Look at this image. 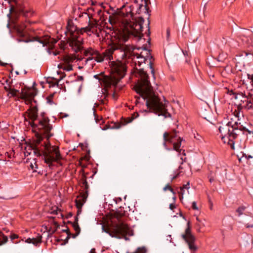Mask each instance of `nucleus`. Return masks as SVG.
<instances>
[{
    "mask_svg": "<svg viewBox=\"0 0 253 253\" xmlns=\"http://www.w3.org/2000/svg\"><path fill=\"white\" fill-rule=\"evenodd\" d=\"M119 51L121 52V57L124 58H130L135 63L136 69L138 71L140 79L138 83L134 85L133 89L139 96H135V103L139 102L138 100L141 97L146 100V104L148 107H153L159 108L160 106L158 98L152 92V86L149 80L147 72L144 71L143 67L141 66L143 64H147L153 77H155V70L153 67L154 59L151 55L150 50L146 47V45H143L142 47H135L129 44H123L124 42H119Z\"/></svg>",
    "mask_w": 253,
    "mask_h": 253,
    "instance_id": "obj_1",
    "label": "nucleus"
},
{
    "mask_svg": "<svg viewBox=\"0 0 253 253\" xmlns=\"http://www.w3.org/2000/svg\"><path fill=\"white\" fill-rule=\"evenodd\" d=\"M26 125L30 126L36 132L35 138L32 141L31 147L34 153L42 156L44 163L49 167L53 162H58L62 159L59 147L51 146L50 143L42 142L43 137L48 141L53 134L51 132L52 126L49 123V119L44 112L38 114L37 105L30 108L22 115Z\"/></svg>",
    "mask_w": 253,
    "mask_h": 253,
    "instance_id": "obj_2",
    "label": "nucleus"
},
{
    "mask_svg": "<svg viewBox=\"0 0 253 253\" xmlns=\"http://www.w3.org/2000/svg\"><path fill=\"white\" fill-rule=\"evenodd\" d=\"M131 7L124 5L117 15L109 19L110 24L117 29L113 36L119 42H126L131 38L138 42L145 41L142 34L144 20L142 17L134 18Z\"/></svg>",
    "mask_w": 253,
    "mask_h": 253,
    "instance_id": "obj_3",
    "label": "nucleus"
},
{
    "mask_svg": "<svg viewBox=\"0 0 253 253\" xmlns=\"http://www.w3.org/2000/svg\"><path fill=\"white\" fill-rule=\"evenodd\" d=\"M127 219V218L124 214L117 212L111 220L110 227L102 226V230L112 237L120 239L124 238L127 240L128 238L126 236H132L133 233L126 223Z\"/></svg>",
    "mask_w": 253,
    "mask_h": 253,
    "instance_id": "obj_4",
    "label": "nucleus"
},
{
    "mask_svg": "<svg viewBox=\"0 0 253 253\" xmlns=\"http://www.w3.org/2000/svg\"><path fill=\"white\" fill-rule=\"evenodd\" d=\"M116 40V43H113L103 52H100L98 50L92 47H88L83 50L84 55L87 57L84 58L82 64L86 65L88 63L91 62L90 65L93 67L96 61L97 63H101L104 60H111L113 59V54L114 52L119 51V42Z\"/></svg>",
    "mask_w": 253,
    "mask_h": 253,
    "instance_id": "obj_5",
    "label": "nucleus"
},
{
    "mask_svg": "<svg viewBox=\"0 0 253 253\" xmlns=\"http://www.w3.org/2000/svg\"><path fill=\"white\" fill-rule=\"evenodd\" d=\"M121 58L122 60L118 59L116 61H113L111 63L110 76H105L102 79H100L105 87H110L111 85L116 86L125 76L127 69L126 61V58L123 59L121 57Z\"/></svg>",
    "mask_w": 253,
    "mask_h": 253,
    "instance_id": "obj_6",
    "label": "nucleus"
},
{
    "mask_svg": "<svg viewBox=\"0 0 253 253\" xmlns=\"http://www.w3.org/2000/svg\"><path fill=\"white\" fill-rule=\"evenodd\" d=\"M222 93L226 94L224 95L226 98H229L231 100L235 99V103L241 108L247 109L253 108V104L247 97L241 95H237L233 93L232 90H229L226 87L222 88Z\"/></svg>",
    "mask_w": 253,
    "mask_h": 253,
    "instance_id": "obj_7",
    "label": "nucleus"
},
{
    "mask_svg": "<svg viewBox=\"0 0 253 253\" xmlns=\"http://www.w3.org/2000/svg\"><path fill=\"white\" fill-rule=\"evenodd\" d=\"M79 18L81 19V21H85L87 24V26L81 28V32H85L88 34L89 33H92L95 34V29L98 30V32H100L104 29L101 25L97 23L96 20L91 21L89 15L85 12H81L79 14Z\"/></svg>",
    "mask_w": 253,
    "mask_h": 253,
    "instance_id": "obj_8",
    "label": "nucleus"
},
{
    "mask_svg": "<svg viewBox=\"0 0 253 253\" xmlns=\"http://www.w3.org/2000/svg\"><path fill=\"white\" fill-rule=\"evenodd\" d=\"M178 132L175 130L173 129L172 131L170 133H169L167 132H165L163 134L164 137V143L163 145L166 149L170 150L167 148V146L166 144L167 142H169L170 143H173V149L177 152H180V147L181 146V142L182 141V139L180 137H178V138L176 139L177 142H174V139L177 138V133Z\"/></svg>",
    "mask_w": 253,
    "mask_h": 253,
    "instance_id": "obj_9",
    "label": "nucleus"
},
{
    "mask_svg": "<svg viewBox=\"0 0 253 253\" xmlns=\"http://www.w3.org/2000/svg\"><path fill=\"white\" fill-rule=\"evenodd\" d=\"M84 60V57L79 55L69 54L65 55L63 58V64L61 65V68L66 71L73 70V64L78 61H81Z\"/></svg>",
    "mask_w": 253,
    "mask_h": 253,
    "instance_id": "obj_10",
    "label": "nucleus"
},
{
    "mask_svg": "<svg viewBox=\"0 0 253 253\" xmlns=\"http://www.w3.org/2000/svg\"><path fill=\"white\" fill-rule=\"evenodd\" d=\"M152 92L154 93V94L156 96V97L158 98V101L159 102V105L160 106V107L159 108H155L153 107H148L147 105V107L148 108H149L150 109H151L155 111L156 113L158 114L159 116H163L165 118L168 117H171V115L170 113H169L167 109H166V101L165 100V99L164 98V100L165 101L164 103L161 100V98L158 97L157 95H156L155 92L153 91V87H152ZM167 103H168V101H167Z\"/></svg>",
    "mask_w": 253,
    "mask_h": 253,
    "instance_id": "obj_11",
    "label": "nucleus"
},
{
    "mask_svg": "<svg viewBox=\"0 0 253 253\" xmlns=\"http://www.w3.org/2000/svg\"><path fill=\"white\" fill-rule=\"evenodd\" d=\"M182 239L188 244L190 250L195 251L197 247L194 244L195 237L191 234V229L188 225L185 229L184 234L181 235Z\"/></svg>",
    "mask_w": 253,
    "mask_h": 253,
    "instance_id": "obj_12",
    "label": "nucleus"
},
{
    "mask_svg": "<svg viewBox=\"0 0 253 253\" xmlns=\"http://www.w3.org/2000/svg\"><path fill=\"white\" fill-rule=\"evenodd\" d=\"M36 94L37 91L34 89H22L21 92V98L25 100L26 104H31L33 101L35 103L37 102L34 99Z\"/></svg>",
    "mask_w": 253,
    "mask_h": 253,
    "instance_id": "obj_13",
    "label": "nucleus"
},
{
    "mask_svg": "<svg viewBox=\"0 0 253 253\" xmlns=\"http://www.w3.org/2000/svg\"><path fill=\"white\" fill-rule=\"evenodd\" d=\"M68 39L69 45L75 52H78L82 50L83 38L80 35L69 38Z\"/></svg>",
    "mask_w": 253,
    "mask_h": 253,
    "instance_id": "obj_14",
    "label": "nucleus"
},
{
    "mask_svg": "<svg viewBox=\"0 0 253 253\" xmlns=\"http://www.w3.org/2000/svg\"><path fill=\"white\" fill-rule=\"evenodd\" d=\"M67 32L66 33L68 38L75 37L84 33L81 32V28H78L76 26L71 24L69 22L68 23L67 26Z\"/></svg>",
    "mask_w": 253,
    "mask_h": 253,
    "instance_id": "obj_15",
    "label": "nucleus"
},
{
    "mask_svg": "<svg viewBox=\"0 0 253 253\" xmlns=\"http://www.w3.org/2000/svg\"><path fill=\"white\" fill-rule=\"evenodd\" d=\"M88 197L87 191L81 193L80 195L78 196L75 200L76 206L78 209H82L84 204L85 203Z\"/></svg>",
    "mask_w": 253,
    "mask_h": 253,
    "instance_id": "obj_16",
    "label": "nucleus"
},
{
    "mask_svg": "<svg viewBox=\"0 0 253 253\" xmlns=\"http://www.w3.org/2000/svg\"><path fill=\"white\" fill-rule=\"evenodd\" d=\"M37 41H38L41 43H42L43 46L47 45V44H50V43H51L52 45H53L57 42L56 40L53 39H50V38H46L43 40H41L38 38Z\"/></svg>",
    "mask_w": 253,
    "mask_h": 253,
    "instance_id": "obj_17",
    "label": "nucleus"
},
{
    "mask_svg": "<svg viewBox=\"0 0 253 253\" xmlns=\"http://www.w3.org/2000/svg\"><path fill=\"white\" fill-rule=\"evenodd\" d=\"M42 242V236L39 235L37 238H28L25 242L28 244H33L35 246L38 245Z\"/></svg>",
    "mask_w": 253,
    "mask_h": 253,
    "instance_id": "obj_18",
    "label": "nucleus"
},
{
    "mask_svg": "<svg viewBox=\"0 0 253 253\" xmlns=\"http://www.w3.org/2000/svg\"><path fill=\"white\" fill-rule=\"evenodd\" d=\"M27 27V25L25 23H21L17 26V32L18 34L20 37L25 36L24 30Z\"/></svg>",
    "mask_w": 253,
    "mask_h": 253,
    "instance_id": "obj_19",
    "label": "nucleus"
},
{
    "mask_svg": "<svg viewBox=\"0 0 253 253\" xmlns=\"http://www.w3.org/2000/svg\"><path fill=\"white\" fill-rule=\"evenodd\" d=\"M72 224L75 231V233L72 234V238H76L80 233L81 229L78 223H77V222H73Z\"/></svg>",
    "mask_w": 253,
    "mask_h": 253,
    "instance_id": "obj_20",
    "label": "nucleus"
},
{
    "mask_svg": "<svg viewBox=\"0 0 253 253\" xmlns=\"http://www.w3.org/2000/svg\"><path fill=\"white\" fill-rule=\"evenodd\" d=\"M142 8L144 10L145 13H146L148 14V19H149L150 14L149 13V8L147 5V1L146 0H145V5H143V4H140V5L139 6V8L137 11V12L139 14L141 11V9Z\"/></svg>",
    "mask_w": 253,
    "mask_h": 253,
    "instance_id": "obj_21",
    "label": "nucleus"
},
{
    "mask_svg": "<svg viewBox=\"0 0 253 253\" xmlns=\"http://www.w3.org/2000/svg\"><path fill=\"white\" fill-rule=\"evenodd\" d=\"M211 111L209 108L208 109H205L204 110H201L200 115L204 119L208 120L210 118V115L211 114Z\"/></svg>",
    "mask_w": 253,
    "mask_h": 253,
    "instance_id": "obj_22",
    "label": "nucleus"
},
{
    "mask_svg": "<svg viewBox=\"0 0 253 253\" xmlns=\"http://www.w3.org/2000/svg\"><path fill=\"white\" fill-rule=\"evenodd\" d=\"M62 231L66 232L67 235L66 238L64 240V243L61 244L62 245H64L68 242L69 239L72 237V234L71 233L68 228H67V229H66L62 230Z\"/></svg>",
    "mask_w": 253,
    "mask_h": 253,
    "instance_id": "obj_23",
    "label": "nucleus"
},
{
    "mask_svg": "<svg viewBox=\"0 0 253 253\" xmlns=\"http://www.w3.org/2000/svg\"><path fill=\"white\" fill-rule=\"evenodd\" d=\"M12 81L6 79L4 81V82L2 83L4 85V88L5 91H8L11 88Z\"/></svg>",
    "mask_w": 253,
    "mask_h": 253,
    "instance_id": "obj_24",
    "label": "nucleus"
},
{
    "mask_svg": "<svg viewBox=\"0 0 253 253\" xmlns=\"http://www.w3.org/2000/svg\"><path fill=\"white\" fill-rule=\"evenodd\" d=\"M190 188V183L189 182H188L186 184L183 185V186L181 187H180V190L179 191V193L181 195L180 197V199L181 200L182 199H183V195L184 194V189H188Z\"/></svg>",
    "mask_w": 253,
    "mask_h": 253,
    "instance_id": "obj_25",
    "label": "nucleus"
},
{
    "mask_svg": "<svg viewBox=\"0 0 253 253\" xmlns=\"http://www.w3.org/2000/svg\"><path fill=\"white\" fill-rule=\"evenodd\" d=\"M8 241V238L0 231V246L6 243Z\"/></svg>",
    "mask_w": 253,
    "mask_h": 253,
    "instance_id": "obj_26",
    "label": "nucleus"
},
{
    "mask_svg": "<svg viewBox=\"0 0 253 253\" xmlns=\"http://www.w3.org/2000/svg\"><path fill=\"white\" fill-rule=\"evenodd\" d=\"M95 35L98 37H101L102 38H105V37L107 36V33L104 29L102 31H100V32H98V30L95 29Z\"/></svg>",
    "mask_w": 253,
    "mask_h": 253,
    "instance_id": "obj_27",
    "label": "nucleus"
},
{
    "mask_svg": "<svg viewBox=\"0 0 253 253\" xmlns=\"http://www.w3.org/2000/svg\"><path fill=\"white\" fill-rule=\"evenodd\" d=\"M82 187L84 188L85 191L84 192H86L87 191V193H88V189L89 188V185H88L87 182L86 181V178L84 177V176H83L82 178ZM88 194V193H87Z\"/></svg>",
    "mask_w": 253,
    "mask_h": 253,
    "instance_id": "obj_28",
    "label": "nucleus"
},
{
    "mask_svg": "<svg viewBox=\"0 0 253 253\" xmlns=\"http://www.w3.org/2000/svg\"><path fill=\"white\" fill-rule=\"evenodd\" d=\"M102 95H101V100L103 104L105 103V101L107 100V98L108 95V93L107 92V90L105 89H104V91H103Z\"/></svg>",
    "mask_w": 253,
    "mask_h": 253,
    "instance_id": "obj_29",
    "label": "nucleus"
},
{
    "mask_svg": "<svg viewBox=\"0 0 253 253\" xmlns=\"http://www.w3.org/2000/svg\"><path fill=\"white\" fill-rule=\"evenodd\" d=\"M8 91L12 96H16L17 94L19 92L18 90L12 88H11Z\"/></svg>",
    "mask_w": 253,
    "mask_h": 253,
    "instance_id": "obj_30",
    "label": "nucleus"
},
{
    "mask_svg": "<svg viewBox=\"0 0 253 253\" xmlns=\"http://www.w3.org/2000/svg\"><path fill=\"white\" fill-rule=\"evenodd\" d=\"M163 189L164 191L169 190L173 195H175V192L174 191L173 189L171 188L169 184L166 185Z\"/></svg>",
    "mask_w": 253,
    "mask_h": 253,
    "instance_id": "obj_31",
    "label": "nucleus"
},
{
    "mask_svg": "<svg viewBox=\"0 0 253 253\" xmlns=\"http://www.w3.org/2000/svg\"><path fill=\"white\" fill-rule=\"evenodd\" d=\"M146 250L144 247L138 248L134 253H146Z\"/></svg>",
    "mask_w": 253,
    "mask_h": 253,
    "instance_id": "obj_32",
    "label": "nucleus"
},
{
    "mask_svg": "<svg viewBox=\"0 0 253 253\" xmlns=\"http://www.w3.org/2000/svg\"><path fill=\"white\" fill-rule=\"evenodd\" d=\"M30 168H31L32 170H33V171L34 172H35V171L36 172L37 171L36 169L38 168V165L36 162H35L34 164L31 163L30 164Z\"/></svg>",
    "mask_w": 253,
    "mask_h": 253,
    "instance_id": "obj_33",
    "label": "nucleus"
},
{
    "mask_svg": "<svg viewBox=\"0 0 253 253\" xmlns=\"http://www.w3.org/2000/svg\"><path fill=\"white\" fill-rule=\"evenodd\" d=\"M245 209V208L244 207H240L237 209V211L239 213V215H241L243 214Z\"/></svg>",
    "mask_w": 253,
    "mask_h": 253,
    "instance_id": "obj_34",
    "label": "nucleus"
},
{
    "mask_svg": "<svg viewBox=\"0 0 253 253\" xmlns=\"http://www.w3.org/2000/svg\"><path fill=\"white\" fill-rule=\"evenodd\" d=\"M248 79L250 81V83L253 85V74H247Z\"/></svg>",
    "mask_w": 253,
    "mask_h": 253,
    "instance_id": "obj_35",
    "label": "nucleus"
},
{
    "mask_svg": "<svg viewBox=\"0 0 253 253\" xmlns=\"http://www.w3.org/2000/svg\"><path fill=\"white\" fill-rule=\"evenodd\" d=\"M228 144L229 145L231 148L233 150L235 149V147H234V142L233 140H229L228 141Z\"/></svg>",
    "mask_w": 253,
    "mask_h": 253,
    "instance_id": "obj_36",
    "label": "nucleus"
},
{
    "mask_svg": "<svg viewBox=\"0 0 253 253\" xmlns=\"http://www.w3.org/2000/svg\"><path fill=\"white\" fill-rule=\"evenodd\" d=\"M32 142L31 143V144H30V146H29V147H30V148H31V151L30 152H29V154H31V153H32V151H33V153H34V151H33V149H32V147L31 146V144H32ZM27 153H28V152H27ZM34 154L35 155H37V156H41V157H42V159L44 161V158L42 156V155H37V154H35V153H34Z\"/></svg>",
    "mask_w": 253,
    "mask_h": 253,
    "instance_id": "obj_37",
    "label": "nucleus"
},
{
    "mask_svg": "<svg viewBox=\"0 0 253 253\" xmlns=\"http://www.w3.org/2000/svg\"><path fill=\"white\" fill-rule=\"evenodd\" d=\"M60 210L58 207H56V210H53L51 213L54 214H58V211H60Z\"/></svg>",
    "mask_w": 253,
    "mask_h": 253,
    "instance_id": "obj_38",
    "label": "nucleus"
},
{
    "mask_svg": "<svg viewBox=\"0 0 253 253\" xmlns=\"http://www.w3.org/2000/svg\"><path fill=\"white\" fill-rule=\"evenodd\" d=\"M21 13L23 14L25 17H28L29 15V12L28 11H25L24 10H21Z\"/></svg>",
    "mask_w": 253,
    "mask_h": 253,
    "instance_id": "obj_39",
    "label": "nucleus"
},
{
    "mask_svg": "<svg viewBox=\"0 0 253 253\" xmlns=\"http://www.w3.org/2000/svg\"><path fill=\"white\" fill-rule=\"evenodd\" d=\"M18 238V236L15 234H11L10 236V238L11 240H13Z\"/></svg>",
    "mask_w": 253,
    "mask_h": 253,
    "instance_id": "obj_40",
    "label": "nucleus"
},
{
    "mask_svg": "<svg viewBox=\"0 0 253 253\" xmlns=\"http://www.w3.org/2000/svg\"><path fill=\"white\" fill-rule=\"evenodd\" d=\"M192 209L195 210H198V208L197 206V203L196 202L194 201L192 202Z\"/></svg>",
    "mask_w": 253,
    "mask_h": 253,
    "instance_id": "obj_41",
    "label": "nucleus"
},
{
    "mask_svg": "<svg viewBox=\"0 0 253 253\" xmlns=\"http://www.w3.org/2000/svg\"><path fill=\"white\" fill-rule=\"evenodd\" d=\"M179 175V173H177L174 175H170V181H172V180L178 177Z\"/></svg>",
    "mask_w": 253,
    "mask_h": 253,
    "instance_id": "obj_42",
    "label": "nucleus"
},
{
    "mask_svg": "<svg viewBox=\"0 0 253 253\" xmlns=\"http://www.w3.org/2000/svg\"><path fill=\"white\" fill-rule=\"evenodd\" d=\"M139 116L138 113H135L132 114L131 117V120L129 122H130L132 120H134V119L137 118Z\"/></svg>",
    "mask_w": 253,
    "mask_h": 253,
    "instance_id": "obj_43",
    "label": "nucleus"
},
{
    "mask_svg": "<svg viewBox=\"0 0 253 253\" xmlns=\"http://www.w3.org/2000/svg\"><path fill=\"white\" fill-rule=\"evenodd\" d=\"M169 208V209L171 210H172V211L174 209H175L176 208V206H175V203H173L170 204Z\"/></svg>",
    "mask_w": 253,
    "mask_h": 253,
    "instance_id": "obj_44",
    "label": "nucleus"
},
{
    "mask_svg": "<svg viewBox=\"0 0 253 253\" xmlns=\"http://www.w3.org/2000/svg\"><path fill=\"white\" fill-rule=\"evenodd\" d=\"M207 63L209 65L210 67H215L216 66V64L212 63V62H211L210 60L208 59V61H207Z\"/></svg>",
    "mask_w": 253,
    "mask_h": 253,
    "instance_id": "obj_45",
    "label": "nucleus"
},
{
    "mask_svg": "<svg viewBox=\"0 0 253 253\" xmlns=\"http://www.w3.org/2000/svg\"><path fill=\"white\" fill-rule=\"evenodd\" d=\"M244 157H245L246 159H247V160H248V159H250V158H253V157H252V156H251V155H246V154H244V155H243V156L242 158H244Z\"/></svg>",
    "mask_w": 253,
    "mask_h": 253,
    "instance_id": "obj_46",
    "label": "nucleus"
},
{
    "mask_svg": "<svg viewBox=\"0 0 253 253\" xmlns=\"http://www.w3.org/2000/svg\"><path fill=\"white\" fill-rule=\"evenodd\" d=\"M111 128H119L120 126L117 125L116 124H113V126H110Z\"/></svg>",
    "mask_w": 253,
    "mask_h": 253,
    "instance_id": "obj_47",
    "label": "nucleus"
},
{
    "mask_svg": "<svg viewBox=\"0 0 253 253\" xmlns=\"http://www.w3.org/2000/svg\"><path fill=\"white\" fill-rule=\"evenodd\" d=\"M170 36V30L169 29H167V37L168 39Z\"/></svg>",
    "mask_w": 253,
    "mask_h": 253,
    "instance_id": "obj_48",
    "label": "nucleus"
},
{
    "mask_svg": "<svg viewBox=\"0 0 253 253\" xmlns=\"http://www.w3.org/2000/svg\"><path fill=\"white\" fill-rule=\"evenodd\" d=\"M149 24H150V21H148V36H149V35L150 34Z\"/></svg>",
    "mask_w": 253,
    "mask_h": 253,
    "instance_id": "obj_49",
    "label": "nucleus"
},
{
    "mask_svg": "<svg viewBox=\"0 0 253 253\" xmlns=\"http://www.w3.org/2000/svg\"><path fill=\"white\" fill-rule=\"evenodd\" d=\"M78 79L80 81H83L84 77L83 76H80L78 77Z\"/></svg>",
    "mask_w": 253,
    "mask_h": 253,
    "instance_id": "obj_50",
    "label": "nucleus"
},
{
    "mask_svg": "<svg viewBox=\"0 0 253 253\" xmlns=\"http://www.w3.org/2000/svg\"><path fill=\"white\" fill-rule=\"evenodd\" d=\"M90 253H96L95 249L94 248L91 249V250L90 251Z\"/></svg>",
    "mask_w": 253,
    "mask_h": 253,
    "instance_id": "obj_51",
    "label": "nucleus"
},
{
    "mask_svg": "<svg viewBox=\"0 0 253 253\" xmlns=\"http://www.w3.org/2000/svg\"><path fill=\"white\" fill-rule=\"evenodd\" d=\"M81 211H82V209H80V210H79V209H78L77 215H79L81 213Z\"/></svg>",
    "mask_w": 253,
    "mask_h": 253,
    "instance_id": "obj_52",
    "label": "nucleus"
},
{
    "mask_svg": "<svg viewBox=\"0 0 253 253\" xmlns=\"http://www.w3.org/2000/svg\"><path fill=\"white\" fill-rule=\"evenodd\" d=\"M195 137L197 139H198V140H200V138H202V137L200 135H198V134L197 135V136H195Z\"/></svg>",
    "mask_w": 253,
    "mask_h": 253,
    "instance_id": "obj_53",
    "label": "nucleus"
},
{
    "mask_svg": "<svg viewBox=\"0 0 253 253\" xmlns=\"http://www.w3.org/2000/svg\"><path fill=\"white\" fill-rule=\"evenodd\" d=\"M52 52H53V55L55 56L58 54V52L53 51Z\"/></svg>",
    "mask_w": 253,
    "mask_h": 253,
    "instance_id": "obj_54",
    "label": "nucleus"
},
{
    "mask_svg": "<svg viewBox=\"0 0 253 253\" xmlns=\"http://www.w3.org/2000/svg\"><path fill=\"white\" fill-rule=\"evenodd\" d=\"M74 222H77V223H78V217L77 216H76L75 221Z\"/></svg>",
    "mask_w": 253,
    "mask_h": 253,
    "instance_id": "obj_55",
    "label": "nucleus"
},
{
    "mask_svg": "<svg viewBox=\"0 0 253 253\" xmlns=\"http://www.w3.org/2000/svg\"><path fill=\"white\" fill-rule=\"evenodd\" d=\"M172 199H173V203H175L176 199V198L175 195L172 197Z\"/></svg>",
    "mask_w": 253,
    "mask_h": 253,
    "instance_id": "obj_56",
    "label": "nucleus"
},
{
    "mask_svg": "<svg viewBox=\"0 0 253 253\" xmlns=\"http://www.w3.org/2000/svg\"><path fill=\"white\" fill-rule=\"evenodd\" d=\"M213 61H220L219 59V58H218L217 59H211Z\"/></svg>",
    "mask_w": 253,
    "mask_h": 253,
    "instance_id": "obj_57",
    "label": "nucleus"
},
{
    "mask_svg": "<svg viewBox=\"0 0 253 253\" xmlns=\"http://www.w3.org/2000/svg\"><path fill=\"white\" fill-rule=\"evenodd\" d=\"M218 130H219V132H221V130H222L221 126H219Z\"/></svg>",
    "mask_w": 253,
    "mask_h": 253,
    "instance_id": "obj_58",
    "label": "nucleus"
},
{
    "mask_svg": "<svg viewBox=\"0 0 253 253\" xmlns=\"http://www.w3.org/2000/svg\"><path fill=\"white\" fill-rule=\"evenodd\" d=\"M210 78H211V75H210ZM211 80L212 81V82L213 83H215V84H216V82H215V81H213V80H212L211 79Z\"/></svg>",
    "mask_w": 253,
    "mask_h": 253,
    "instance_id": "obj_59",
    "label": "nucleus"
},
{
    "mask_svg": "<svg viewBox=\"0 0 253 253\" xmlns=\"http://www.w3.org/2000/svg\"><path fill=\"white\" fill-rule=\"evenodd\" d=\"M247 227H253V225H248L247 226Z\"/></svg>",
    "mask_w": 253,
    "mask_h": 253,
    "instance_id": "obj_60",
    "label": "nucleus"
},
{
    "mask_svg": "<svg viewBox=\"0 0 253 253\" xmlns=\"http://www.w3.org/2000/svg\"><path fill=\"white\" fill-rule=\"evenodd\" d=\"M78 68L79 69H81L83 68V66H79Z\"/></svg>",
    "mask_w": 253,
    "mask_h": 253,
    "instance_id": "obj_61",
    "label": "nucleus"
},
{
    "mask_svg": "<svg viewBox=\"0 0 253 253\" xmlns=\"http://www.w3.org/2000/svg\"><path fill=\"white\" fill-rule=\"evenodd\" d=\"M113 97L114 98H115V93H114L113 94Z\"/></svg>",
    "mask_w": 253,
    "mask_h": 253,
    "instance_id": "obj_62",
    "label": "nucleus"
},
{
    "mask_svg": "<svg viewBox=\"0 0 253 253\" xmlns=\"http://www.w3.org/2000/svg\"><path fill=\"white\" fill-rule=\"evenodd\" d=\"M147 42H148L149 45L150 44V39H148Z\"/></svg>",
    "mask_w": 253,
    "mask_h": 253,
    "instance_id": "obj_63",
    "label": "nucleus"
},
{
    "mask_svg": "<svg viewBox=\"0 0 253 253\" xmlns=\"http://www.w3.org/2000/svg\"><path fill=\"white\" fill-rule=\"evenodd\" d=\"M213 179H212L211 178H210V181L211 182L212 181Z\"/></svg>",
    "mask_w": 253,
    "mask_h": 253,
    "instance_id": "obj_64",
    "label": "nucleus"
}]
</instances>
